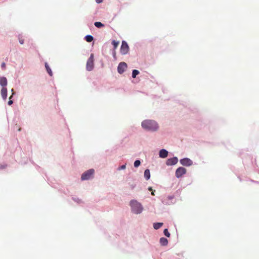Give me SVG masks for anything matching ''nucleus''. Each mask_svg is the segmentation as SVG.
Wrapping results in <instances>:
<instances>
[{
	"mask_svg": "<svg viewBox=\"0 0 259 259\" xmlns=\"http://www.w3.org/2000/svg\"><path fill=\"white\" fill-rule=\"evenodd\" d=\"M45 67H46V70L47 71V72L49 73V74L50 76H52L53 75V72H52L51 68L49 66V65H48L47 63H45Z\"/></svg>",
	"mask_w": 259,
	"mask_h": 259,
	"instance_id": "15",
	"label": "nucleus"
},
{
	"mask_svg": "<svg viewBox=\"0 0 259 259\" xmlns=\"http://www.w3.org/2000/svg\"><path fill=\"white\" fill-rule=\"evenodd\" d=\"M95 25L96 27H97L98 28H100V27H102L104 26V24H102L100 22H96L95 23Z\"/></svg>",
	"mask_w": 259,
	"mask_h": 259,
	"instance_id": "19",
	"label": "nucleus"
},
{
	"mask_svg": "<svg viewBox=\"0 0 259 259\" xmlns=\"http://www.w3.org/2000/svg\"><path fill=\"white\" fill-rule=\"evenodd\" d=\"M11 92H12V93H14V89H12L11 90Z\"/></svg>",
	"mask_w": 259,
	"mask_h": 259,
	"instance_id": "32",
	"label": "nucleus"
},
{
	"mask_svg": "<svg viewBox=\"0 0 259 259\" xmlns=\"http://www.w3.org/2000/svg\"><path fill=\"white\" fill-rule=\"evenodd\" d=\"M13 102L12 100H10L8 102V104L9 105H11L13 104Z\"/></svg>",
	"mask_w": 259,
	"mask_h": 259,
	"instance_id": "27",
	"label": "nucleus"
},
{
	"mask_svg": "<svg viewBox=\"0 0 259 259\" xmlns=\"http://www.w3.org/2000/svg\"><path fill=\"white\" fill-rule=\"evenodd\" d=\"M141 164V162L139 160H137L134 162V166L136 167H138Z\"/></svg>",
	"mask_w": 259,
	"mask_h": 259,
	"instance_id": "22",
	"label": "nucleus"
},
{
	"mask_svg": "<svg viewBox=\"0 0 259 259\" xmlns=\"http://www.w3.org/2000/svg\"><path fill=\"white\" fill-rule=\"evenodd\" d=\"M163 225L162 223H154L153 224V227L155 229L157 230L159 229L160 227H161Z\"/></svg>",
	"mask_w": 259,
	"mask_h": 259,
	"instance_id": "16",
	"label": "nucleus"
},
{
	"mask_svg": "<svg viewBox=\"0 0 259 259\" xmlns=\"http://www.w3.org/2000/svg\"><path fill=\"white\" fill-rule=\"evenodd\" d=\"M112 44L113 45L114 49H116L119 45V42L116 41L115 40H113Z\"/></svg>",
	"mask_w": 259,
	"mask_h": 259,
	"instance_id": "20",
	"label": "nucleus"
},
{
	"mask_svg": "<svg viewBox=\"0 0 259 259\" xmlns=\"http://www.w3.org/2000/svg\"><path fill=\"white\" fill-rule=\"evenodd\" d=\"M130 205L132 207L133 211L136 213L139 214L142 212L143 207L141 203L137 201L133 200L130 202Z\"/></svg>",
	"mask_w": 259,
	"mask_h": 259,
	"instance_id": "2",
	"label": "nucleus"
},
{
	"mask_svg": "<svg viewBox=\"0 0 259 259\" xmlns=\"http://www.w3.org/2000/svg\"><path fill=\"white\" fill-rule=\"evenodd\" d=\"M125 168V165H122V166H121L118 169L119 170H120V169H124Z\"/></svg>",
	"mask_w": 259,
	"mask_h": 259,
	"instance_id": "25",
	"label": "nucleus"
},
{
	"mask_svg": "<svg viewBox=\"0 0 259 259\" xmlns=\"http://www.w3.org/2000/svg\"><path fill=\"white\" fill-rule=\"evenodd\" d=\"M126 68L127 64L125 62L120 63L117 67L118 72L120 74H122Z\"/></svg>",
	"mask_w": 259,
	"mask_h": 259,
	"instance_id": "7",
	"label": "nucleus"
},
{
	"mask_svg": "<svg viewBox=\"0 0 259 259\" xmlns=\"http://www.w3.org/2000/svg\"><path fill=\"white\" fill-rule=\"evenodd\" d=\"M1 95L4 100H6L7 97V89L6 87H3L1 90Z\"/></svg>",
	"mask_w": 259,
	"mask_h": 259,
	"instance_id": "10",
	"label": "nucleus"
},
{
	"mask_svg": "<svg viewBox=\"0 0 259 259\" xmlns=\"http://www.w3.org/2000/svg\"><path fill=\"white\" fill-rule=\"evenodd\" d=\"M160 243L161 245L165 246L168 243V240L166 238L162 237L160 239Z\"/></svg>",
	"mask_w": 259,
	"mask_h": 259,
	"instance_id": "13",
	"label": "nucleus"
},
{
	"mask_svg": "<svg viewBox=\"0 0 259 259\" xmlns=\"http://www.w3.org/2000/svg\"><path fill=\"white\" fill-rule=\"evenodd\" d=\"M14 93H12V95L10 97L9 100H12V97L14 95Z\"/></svg>",
	"mask_w": 259,
	"mask_h": 259,
	"instance_id": "29",
	"label": "nucleus"
},
{
	"mask_svg": "<svg viewBox=\"0 0 259 259\" xmlns=\"http://www.w3.org/2000/svg\"><path fill=\"white\" fill-rule=\"evenodd\" d=\"M144 177L145 178L148 180L150 179V170L149 169H147L145 170L144 171Z\"/></svg>",
	"mask_w": 259,
	"mask_h": 259,
	"instance_id": "14",
	"label": "nucleus"
},
{
	"mask_svg": "<svg viewBox=\"0 0 259 259\" xmlns=\"http://www.w3.org/2000/svg\"><path fill=\"white\" fill-rule=\"evenodd\" d=\"M0 84L3 87H5L7 85V79L5 77L0 78Z\"/></svg>",
	"mask_w": 259,
	"mask_h": 259,
	"instance_id": "12",
	"label": "nucleus"
},
{
	"mask_svg": "<svg viewBox=\"0 0 259 259\" xmlns=\"http://www.w3.org/2000/svg\"><path fill=\"white\" fill-rule=\"evenodd\" d=\"M164 234L167 237H170V233L167 229H165L163 231Z\"/></svg>",
	"mask_w": 259,
	"mask_h": 259,
	"instance_id": "21",
	"label": "nucleus"
},
{
	"mask_svg": "<svg viewBox=\"0 0 259 259\" xmlns=\"http://www.w3.org/2000/svg\"><path fill=\"white\" fill-rule=\"evenodd\" d=\"M142 126L147 131H155L158 128L157 123L152 120H145L142 122Z\"/></svg>",
	"mask_w": 259,
	"mask_h": 259,
	"instance_id": "1",
	"label": "nucleus"
},
{
	"mask_svg": "<svg viewBox=\"0 0 259 259\" xmlns=\"http://www.w3.org/2000/svg\"><path fill=\"white\" fill-rule=\"evenodd\" d=\"M94 171V169H90L83 173L81 177V180L84 181L91 179L93 177Z\"/></svg>",
	"mask_w": 259,
	"mask_h": 259,
	"instance_id": "4",
	"label": "nucleus"
},
{
	"mask_svg": "<svg viewBox=\"0 0 259 259\" xmlns=\"http://www.w3.org/2000/svg\"><path fill=\"white\" fill-rule=\"evenodd\" d=\"M181 164L184 166H190L192 164V161L189 158H185L180 160Z\"/></svg>",
	"mask_w": 259,
	"mask_h": 259,
	"instance_id": "8",
	"label": "nucleus"
},
{
	"mask_svg": "<svg viewBox=\"0 0 259 259\" xmlns=\"http://www.w3.org/2000/svg\"><path fill=\"white\" fill-rule=\"evenodd\" d=\"M1 66H2V67L3 68L5 69V68H6V64H5V63L3 62V63L2 64Z\"/></svg>",
	"mask_w": 259,
	"mask_h": 259,
	"instance_id": "26",
	"label": "nucleus"
},
{
	"mask_svg": "<svg viewBox=\"0 0 259 259\" xmlns=\"http://www.w3.org/2000/svg\"><path fill=\"white\" fill-rule=\"evenodd\" d=\"M178 159L177 157H175L171 158H169L166 160V165H172L177 163Z\"/></svg>",
	"mask_w": 259,
	"mask_h": 259,
	"instance_id": "9",
	"label": "nucleus"
},
{
	"mask_svg": "<svg viewBox=\"0 0 259 259\" xmlns=\"http://www.w3.org/2000/svg\"><path fill=\"white\" fill-rule=\"evenodd\" d=\"M139 74V71L137 70H134L132 72V77L135 78L136 76Z\"/></svg>",
	"mask_w": 259,
	"mask_h": 259,
	"instance_id": "18",
	"label": "nucleus"
},
{
	"mask_svg": "<svg viewBox=\"0 0 259 259\" xmlns=\"http://www.w3.org/2000/svg\"><path fill=\"white\" fill-rule=\"evenodd\" d=\"M148 190H149V191H152V188H151V187H149V188H148Z\"/></svg>",
	"mask_w": 259,
	"mask_h": 259,
	"instance_id": "30",
	"label": "nucleus"
},
{
	"mask_svg": "<svg viewBox=\"0 0 259 259\" xmlns=\"http://www.w3.org/2000/svg\"><path fill=\"white\" fill-rule=\"evenodd\" d=\"M6 165L1 164H0V169H4L6 167Z\"/></svg>",
	"mask_w": 259,
	"mask_h": 259,
	"instance_id": "24",
	"label": "nucleus"
},
{
	"mask_svg": "<svg viewBox=\"0 0 259 259\" xmlns=\"http://www.w3.org/2000/svg\"><path fill=\"white\" fill-rule=\"evenodd\" d=\"M168 152L165 149H162L159 151V157L162 158H166L167 156Z\"/></svg>",
	"mask_w": 259,
	"mask_h": 259,
	"instance_id": "11",
	"label": "nucleus"
},
{
	"mask_svg": "<svg viewBox=\"0 0 259 259\" xmlns=\"http://www.w3.org/2000/svg\"><path fill=\"white\" fill-rule=\"evenodd\" d=\"M186 172V169L185 168L183 167H180L177 169L176 171V177L179 178L181 177L183 175L185 174Z\"/></svg>",
	"mask_w": 259,
	"mask_h": 259,
	"instance_id": "6",
	"label": "nucleus"
},
{
	"mask_svg": "<svg viewBox=\"0 0 259 259\" xmlns=\"http://www.w3.org/2000/svg\"><path fill=\"white\" fill-rule=\"evenodd\" d=\"M96 2L98 4H100V3H101L103 2V0H96Z\"/></svg>",
	"mask_w": 259,
	"mask_h": 259,
	"instance_id": "28",
	"label": "nucleus"
},
{
	"mask_svg": "<svg viewBox=\"0 0 259 259\" xmlns=\"http://www.w3.org/2000/svg\"><path fill=\"white\" fill-rule=\"evenodd\" d=\"M85 40L89 42H90L92 41H93V39H94L93 37L90 35H87L85 36Z\"/></svg>",
	"mask_w": 259,
	"mask_h": 259,
	"instance_id": "17",
	"label": "nucleus"
},
{
	"mask_svg": "<svg viewBox=\"0 0 259 259\" xmlns=\"http://www.w3.org/2000/svg\"><path fill=\"white\" fill-rule=\"evenodd\" d=\"M18 39H19V42H20L21 45H23V44H24V39L23 38L22 36L19 35V37H18Z\"/></svg>",
	"mask_w": 259,
	"mask_h": 259,
	"instance_id": "23",
	"label": "nucleus"
},
{
	"mask_svg": "<svg viewBox=\"0 0 259 259\" xmlns=\"http://www.w3.org/2000/svg\"><path fill=\"white\" fill-rule=\"evenodd\" d=\"M151 194H152V195H155V194H154V192H153V191H152Z\"/></svg>",
	"mask_w": 259,
	"mask_h": 259,
	"instance_id": "31",
	"label": "nucleus"
},
{
	"mask_svg": "<svg viewBox=\"0 0 259 259\" xmlns=\"http://www.w3.org/2000/svg\"><path fill=\"white\" fill-rule=\"evenodd\" d=\"M94 67V55L92 54L87 61L86 69L88 71H90L93 69Z\"/></svg>",
	"mask_w": 259,
	"mask_h": 259,
	"instance_id": "3",
	"label": "nucleus"
},
{
	"mask_svg": "<svg viewBox=\"0 0 259 259\" xmlns=\"http://www.w3.org/2000/svg\"><path fill=\"white\" fill-rule=\"evenodd\" d=\"M129 51V47L125 41H122L121 46L120 48V52L122 55H125L128 53Z\"/></svg>",
	"mask_w": 259,
	"mask_h": 259,
	"instance_id": "5",
	"label": "nucleus"
}]
</instances>
